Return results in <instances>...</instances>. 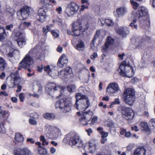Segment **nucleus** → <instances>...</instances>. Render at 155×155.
Masks as SVG:
<instances>
[{
    "mask_svg": "<svg viewBox=\"0 0 155 155\" xmlns=\"http://www.w3.org/2000/svg\"><path fill=\"white\" fill-rule=\"evenodd\" d=\"M65 87H61L58 84L51 82L47 84L45 88L46 92L50 95L55 91H61L59 95L60 99L56 102L55 106L56 108L60 109L64 113L68 112V97L67 91L65 92Z\"/></svg>",
    "mask_w": 155,
    "mask_h": 155,
    "instance_id": "obj_1",
    "label": "nucleus"
},
{
    "mask_svg": "<svg viewBox=\"0 0 155 155\" xmlns=\"http://www.w3.org/2000/svg\"><path fill=\"white\" fill-rule=\"evenodd\" d=\"M147 14V9L145 7L143 6L140 7L138 12L134 14L135 18L129 26L131 27L133 29H137V25L136 24L137 19L139 20L141 26H149L150 25V21L146 18V16Z\"/></svg>",
    "mask_w": 155,
    "mask_h": 155,
    "instance_id": "obj_2",
    "label": "nucleus"
},
{
    "mask_svg": "<svg viewBox=\"0 0 155 155\" xmlns=\"http://www.w3.org/2000/svg\"><path fill=\"white\" fill-rule=\"evenodd\" d=\"M89 27L88 19L83 18L77 20L73 25V31L75 36H78L87 30Z\"/></svg>",
    "mask_w": 155,
    "mask_h": 155,
    "instance_id": "obj_3",
    "label": "nucleus"
},
{
    "mask_svg": "<svg viewBox=\"0 0 155 155\" xmlns=\"http://www.w3.org/2000/svg\"><path fill=\"white\" fill-rule=\"evenodd\" d=\"M10 80L8 83V85L10 88L13 87L16 85H17V89L16 91L17 93L21 91L22 86L19 85L23 84L25 82L24 80L20 77L18 74V71H16L14 73H12L10 74Z\"/></svg>",
    "mask_w": 155,
    "mask_h": 155,
    "instance_id": "obj_4",
    "label": "nucleus"
},
{
    "mask_svg": "<svg viewBox=\"0 0 155 155\" xmlns=\"http://www.w3.org/2000/svg\"><path fill=\"white\" fill-rule=\"evenodd\" d=\"M125 103L130 106L132 105L135 101V92L134 90L131 88L125 90L123 94Z\"/></svg>",
    "mask_w": 155,
    "mask_h": 155,
    "instance_id": "obj_5",
    "label": "nucleus"
},
{
    "mask_svg": "<svg viewBox=\"0 0 155 155\" xmlns=\"http://www.w3.org/2000/svg\"><path fill=\"white\" fill-rule=\"evenodd\" d=\"M125 64V61L122 62L120 65L118 71L121 75L131 78L133 76L134 74L132 68L131 66L126 65Z\"/></svg>",
    "mask_w": 155,
    "mask_h": 155,
    "instance_id": "obj_6",
    "label": "nucleus"
},
{
    "mask_svg": "<svg viewBox=\"0 0 155 155\" xmlns=\"http://www.w3.org/2000/svg\"><path fill=\"white\" fill-rule=\"evenodd\" d=\"M70 140L68 143L71 146H74L79 148L83 146V142L81 138L74 133H70L69 134Z\"/></svg>",
    "mask_w": 155,
    "mask_h": 155,
    "instance_id": "obj_7",
    "label": "nucleus"
},
{
    "mask_svg": "<svg viewBox=\"0 0 155 155\" xmlns=\"http://www.w3.org/2000/svg\"><path fill=\"white\" fill-rule=\"evenodd\" d=\"M121 111L122 116L126 120H130L133 119L134 113L131 108L126 106H123L121 107Z\"/></svg>",
    "mask_w": 155,
    "mask_h": 155,
    "instance_id": "obj_8",
    "label": "nucleus"
},
{
    "mask_svg": "<svg viewBox=\"0 0 155 155\" xmlns=\"http://www.w3.org/2000/svg\"><path fill=\"white\" fill-rule=\"evenodd\" d=\"M30 51L26 55L21 61L19 63L20 67L27 68L34 63V60L32 57L30 55Z\"/></svg>",
    "mask_w": 155,
    "mask_h": 155,
    "instance_id": "obj_9",
    "label": "nucleus"
},
{
    "mask_svg": "<svg viewBox=\"0 0 155 155\" xmlns=\"http://www.w3.org/2000/svg\"><path fill=\"white\" fill-rule=\"evenodd\" d=\"M93 115L92 112H91L90 110H88V111L84 112L79 119L81 124L83 126L87 125L88 124V122L90 120Z\"/></svg>",
    "mask_w": 155,
    "mask_h": 155,
    "instance_id": "obj_10",
    "label": "nucleus"
},
{
    "mask_svg": "<svg viewBox=\"0 0 155 155\" xmlns=\"http://www.w3.org/2000/svg\"><path fill=\"white\" fill-rule=\"evenodd\" d=\"M16 41L19 46L22 47L26 44V39L23 30L18 31L16 34Z\"/></svg>",
    "mask_w": 155,
    "mask_h": 155,
    "instance_id": "obj_11",
    "label": "nucleus"
},
{
    "mask_svg": "<svg viewBox=\"0 0 155 155\" xmlns=\"http://www.w3.org/2000/svg\"><path fill=\"white\" fill-rule=\"evenodd\" d=\"M120 89L117 84L115 83H110L107 88V91L109 94H113L116 95L119 91H120Z\"/></svg>",
    "mask_w": 155,
    "mask_h": 155,
    "instance_id": "obj_12",
    "label": "nucleus"
},
{
    "mask_svg": "<svg viewBox=\"0 0 155 155\" xmlns=\"http://www.w3.org/2000/svg\"><path fill=\"white\" fill-rule=\"evenodd\" d=\"M47 12L48 9L44 7L40 8L38 11V15L36 16L37 19L41 22L45 21L47 17Z\"/></svg>",
    "mask_w": 155,
    "mask_h": 155,
    "instance_id": "obj_13",
    "label": "nucleus"
},
{
    "mask_svg": "<svg viewBox=\"0 0 155 155\" xmlns=\"http://www.w3.org/2000/svg\"><path fill=\"white\" fill-rule=\"evenodd\" d=\"M14 155H31V151L27 147L23 148H14Z\"/></svg>",
    "mask_w": 155,
    "mask_h": 155,
    "instance_id": "obj_14",
    "label": "nucleus"
},
{
    "mask_svg": "<svg viewBox=\"0 0 155 155\" xmlns=\"http://www.w3.org/2000/svg\"><path fill=\"white\" fill-rule=\"evenodd\" d=\"M31 10V8L27 6H25L21 9L18 12V14L21 15L20 19L23 20L27 18Z\"/></svg>",
    "mask_w": 155,
    "mask_h": 155,
    "instance_id": "obj_15",
    "label": "nucleus"
},
{
    "mask_svg": "<svg viewBox=\"0 0 155 155\" xmlns=\"http://www.w3.org/2000/svg\"><path fill=\"white\" fill-rule=\"evenodd\" d=\"M77 109L79 110H85L87 109L90 105V102L88 99H84L80 103H78L75 104Z\"/></svg>",
    "mask_w": 155,
    "mask_h": 155,
    "instance_id": "obj_16",
    "label": "nucleus"
},
{
    "mask_svg": "<svg viewBox=\"0 0 155 155\" xmlns=\"http://www.w3.org/2000/svg\"><path fill=\"white\" fill-rule=\"evenodd\" d=\"M79 6L75 3L71 2L68 5V12L70 15L74 14L78 10Z\"/></svg>",
    "mask_w": 155,
    "mask_h": 155,
    "instance_id": "obj_17",
    "label": "nucleus"
},
{
    "mask_svg": "<svg viewBox=\"0 0 155 155\" xmlns=\"http://www.w3.org/2000/svg\"><path fill=\"white\" fill-rule=\"evenodd\" d=\"M68 57L64 54H62L59 58L57 63L58 66L61 68L66 67L68 63Z\"/></svg>",
    "mask_w": 155,
    "mask_h": 155,
    "instance_id": "obj_18",
    "label": "nucleus"
},
{
    "mask_svg": "<svg viewBox=\"0 0 155 155\" xmlns=\"http://www.w3.org/2000/svg\"><path fill=\"white\" fill-rule=\"evenodd\" d=\"M127 12V9L124 6L117 8L116 10L114 15L116 18L123 17Z\"/></svg>",
    "mask_w": 155,
    "mask_h": 155,
    "instance_id": "obj_19",
    "label": "nucleus"
},
{
    "mask_svg": "<svg viewBox=\"0 0 155 155\" xmlns=\"http://www.w3.org/2000/svg\"><path fill=\"white\" fill-rule=\"evenodd\" d=\"M46 131L49 134H53L54 131H56V134L54 135V137L55 138L57 137L58 135V131L59 130L57 128L52 127L49 125H47L46 127Z\"/></svg>",
    "mask_w": 155,
    "mask_h": 155,
    "instance_id": "obj_20",
    "label": "nucleus"
},
{
    "mask_svg": "<svg viewBox=\"0 0 155 155\" xmlns=\"http://www.w3.org/2000/svg\"><path fill=\"white\" fill-rule=\"evenodd\" d=\"M118 34L123 37H126L129 33V29L126 27H122L117 31Z\"/></svg>",
    "mask_w": 155,
    "mask_h": 155,
    "instance_id": "obj_21",
    "label": "nucleus"
},
{
    "mask_svg": "<svg viewBox=\"0 0 155 155\" xmlns=\"http://www.w3.org/2000/svg\"><path fill=\"white\" fill-rule=\"evenodd\" d=\"M114 40L111 37H108L106 39V42L103 48V50L104 51H106L109 46L114 44Z\"/></svg>",
    "mask_w": 155,
    "mask_h": 155,
    "instance_id": "obj_22",
    "label": "nucleus"
},
{
    "mask_svg": "<svg viewBox=\"0 0 155 155\" xmlns=\"http://www.w3.org/2000/svg\"><path fill=\"white\" fill-rule=\"evenodd\" d=\"M98 22L101 23L102 25H104L110 26L114 25V22L112 20L110 19H105L103 18H101L99 19Z\"/></svg>",
    "mask_w": 155,
    "mask_h": 155,
    "instance_id": "obj_23",
    "label": "nucleus"
},
{
    "mask_svg": "<svg viewBox=\"0 0 155 155\" xmlns=\"http://www.w3.org/2000/svg\"><path fill=\"white\" fill-rule=\"evenodd\" d=\"M96 145L95 143L89 142V143L86 145L85 148L88 151L91 153H94L96 150Z\"/></svg>",
    "mask_w": 155,
    "mask_h": 155,
    "instance_id": "obj_24",
    "label": "nucleus"
},
{
    "mask_svg": "<svg viewBox=\"0 0 155 155\" xmlns=\"http://www.w3.org/2000/svg\"><path fill=\"white\" fill-rule=\"evenodd\" d=\"M146 150L144 147H140L136 148L134 150L133 155H146Z\"/></svg>",
    "mask_w": 155,
    "mask_h": 155,
    "instance_id": "obj_25",
    "label": "nucleus"
},
{
    "mask_svg": "<svg viewBox=\"0 0 155 155\" xmlns=\"http://www.w3.org/2000/svg\"><path fill=\"white\" fill-rule=\"evenodd\" d=\"M76 101L75 104H78V103H80L84 99H88L86 96L82 95L81 94L78 93L76 95Z\"/></svg>",
    "mask_w": 155,
    "mask_h": 155,
    "instance_id": "obj_26",
    "label": "nucleus"
},
{
    "mask_svg": "<svg viewBox=\"0 0 155 155\" xmlns=\"http://www.w3.org/2000/svg\"><path fill=\"white\" fill-rule=\"evenodd\" d=\"M59 76L62 79L64 80L67 78L68 77V69L66 68L64 70L61 71L59 74Z\"/></svg>",
    "mask_w": 155,
    "mask_h": 155,
    "instance_id": "obj_27",
    "label": "nucleus"
},
{
    "mask_svg": "<svg viewBox=\"0 0 155 155\" xmlns=\"http://www.w3.org/2000/svg\"><path fill=\"white\" fill-rule=\"evenodd\" d=\"M7 65L6 61L3 58L0 57V70L2 71L4 70Z\"/></svg>",
    "mask_w": 155,
    "mask_h": 155,
    "instance_id": "obj_28",
    "label": "nucleus"
},
{
    "mask_svg": "<svg viewBox=\"0 0 155 155\" xmlns=\"http://www.w3.org/2000/svg\"><path fill=\"white\" fill-rule=\"evenodd\" d=\"M140 125L142 130L146 132H150V130L148 127L147 123L144 122H141L140 124Z\"/></svg>",
    "mask_w": 155,
    "mask_h": 155,
    "instance_id": "obj_29",
    "label": "nucleus"
},
{
    "mask_svg": "<svg viewBox=\"0 0 155 155\" xmlns=\"http://www.w3.org/2000/svg\"><path fill=\"white\" fill-rule=\"evenodd\" d=\"M6 34L5 28L3 27H0V41H2L6 38Z\"/></svg>",
    "mask_w": 155,
    "mask_h": 155,
    "instance_id": "obj_30",
    "label": "nucleus"
},
{
    "mask_svg": "<svg viewBox=\"0 0 155 155\" xmlns=\"http://www.w3.org/2000/svg\"><path fill=\"white\" fill-rule=\"evenodd\" d=\"M15 140L19 142H23L24 140L22 135L19 133L15 134Z\"/></svg>",
    "mask_w": 155,
    "mask_h": 155,
    "instance_id": "obj_31",
    "label": "nucleus"
},
{
    "mask_svg": "<svg viewBox=\"0 0 155 155\" xmlns=\"http://www.w3.org/2000/svg\"><path fill=\"white\" fill-rule=\"evenodd\" d=\"M44 117L47 119L53 120L54 119L55 116L54 114L47 113L44 115Z\"/></svg>",
    "mask_w": 155,
    "mask_h": 155,
    "instance_id": "obj_32",
    "label": "nucleus"
},
{
    "mask_svg": "<svg viewBox=\"0 0 155 155\" xmlns=\"http://www.w3.org/2000/svg\"><path fill=\"white\" fill-rule=\"evenodd\" d=\"M19 52L17 50H13L12 51H11L8 54V57L12 58L15 56V55H18L19 54Z\"/></svg>",
    "mask_w": 155,
    "mask_h": 155,
    "instance_id": "obj_33",
    "label": "nucleus"
},
{
    "mask_svg": "<svg viewBox=\"0 0 155 155\" xmlns=\"http://www.w3.org/2000/svg\"><path fill=\"white\" fill-rule=\"evenodd\" d=\"M84 47V43L82 41H79L77 45L76 49L79 51L83 50Z\"/></svg>",
    "mask_w": 155,
    "mask_h": 155,
    "instance_id": "obj_34",
    "label": "nucleus"
},
{
    "mask_svg": "<svg viewBox=\"0 0 155 155\" xmlns=\"http://www.w3.org/2000/svg\"><path fill=\"white\" fill-rule=\"evenodd\" d=\"M42 67L43 68L44 71L48 73V74H49L50 72L52 71V70L53 69L51 68L50 66L48 65L45 66L43 65H42Z\"/></svg>",
    "mask_w": 155,
    "mask_h": 155,
    "instance_id": "obj_35",
    "label": "nucleus"
},
{
    "mask_svg": "<svg viewBox=\"0 0 155 155\" xmlns=\"http://www.w3.org/2000/svg\"><path fill=\"white\" fill-rule=\"evenodd\" d=\"M4 122L0 123V133L4 134L5 133V129L4 127Z\"/></svg>",
    "mask_w": 155,
    "mask_h": 155,
    "instance_id": "obj_36",
    "label": "nucleus"
},
{
    "mask_svg": "<svg viewBox=\"0 0 155 155\" xmlns=\"http://www.w3.org/2000/svg\"><path fill=\"white\" fill-rule=\"evenodd\" d=\"M49 74L52 78H55L57 77V71L52 69V71L50 72Z\"/></svg>",
    "mask_w": 155,
    "mask_h": 155,
    "instance_id": "obj_37",
    "label": "nucleus"
},
{
    "mask_svg": "<svg viewBox=\"0 0 155 155\" xmlns=\"http://www.w3.org/2000/svg\"><path fill=\"white\" fill-rule=\"evenodd\" d=\"M38 152L41 155H46L47 153V151L46 149L43 148L42 147L40 149H38Z\"/></svg>",
    "mask_w": 155,
    "mask_h": 155,
    "instance_id": "obj_38",
    "label": "nucleus"
},
{
    "mask_svg": "<svg viewBox=\"0 0 155 155\" xmlns=\"http://www.w3.org/2000/svg\"><path fill=\"white\" fill-rule=\"evenodd\" d=\"M130 2L132 5L133 8L134 9H137L139 6L138 3L133 0H130Z\"/></svg>",
    "mask_w": 155,
    "mask_h": 155,
    "instance_id": "obj_39",
    "label": "nucleus"
},
{
    "mask_svg": "<svg viewBox=\"0 0 155 155\" xmlns=\"http://www.w3.org/2000/svg\"><path fill=\"white\" fill-rule=\"evenodd\" d=\"M51 33L53 36L55 38H58L59 36V32L58 31L53 30L51 31Z\"/></svg>",
    "mask_w": 155,
    "mask_h": 155,
    "instance_id": "obj_40",
    "label": "nucleus"
},
{
    "mask_svg": "<svg viewBox=\"0 0 155 155\" xmlns=\"http://www.w3.org/2000/svg\"><path fill=\"white\" fill-rule=\"evenodd\" d=\"M75 91V86L74 84H71L68 86V91L73 92Z\"/></svg>",
    "mask_w": 155,
    "mask_h": 155,
    "instance_id": "obj_41",
    "label": "nucleus"
},
{
    "mask_svg": "<svg viewBox=\"0 0 155 155\" xmlns=\"http://www.w3.org/2000/svg\"><path fill=\"white\" fill-rule=\"evenodd\" d=\"M43 31L45 34H46L48 31H51L50 27L49 25H47L46 27H44L43 28Z\"/></svg>",
    "mask_w": 155,
    "mask_h": 155,
    "instance_id": "obj_42",
    "label": "nucleus"
},
{
    "mask_svg": "<svg viewBox=\"0 0 155 155\" xmlns=\"http://www.w3.org/2000/svg\"><path fill=\"white\" fill-rule=\"evenodd\" d=\"M100 134L101 135V138H105L108 136V133L107 132H105L103 131H101L100 132Z\"/></svg>",
    "mask_w": 155,
    "mask_h": 155,
    "instance_id": "obj_43",
    "label": "nucleus"
},
{
    "mask_svg": "<svg viewBox=\"0 0 155 155\" xmlns=\"http://www.w3.org/2000/svg\"><path fill=\"white\" fill-rule=\"evenodd\" d=\"M150 125L155 128V118L152 119L149 122Z\"/></svg>",
    "mask_w": 155,
    "mask_h": 155,
    "instance_id": "obj_44",
    "label": "nucleus"
},
{
    "mask_svg": "<svg viewBox=\"0 0 155 155\" xmlns=\"http://www.w3.org/2000/svg\"><path fill=\"white\" fill-rule=\"evenodd\" d=\"M29 121V123L31 125H35L37 124V121L34 119H30Z\"/></svg>",
    "mask_w": 155,
    "mask_h": 155,
    "instance_id": "obj_45",
    "label": "nucleus"
},
{
    "mask_svg": "<svg viewBox=\"0 0 155 155\" xmlns=\"http://www.w3.org/2000/svg\"><path fill=\"white\" fill-rule=\"evenodd\" d=\"M19 97L21 102H23L25 98L24 94L23 93H21L19 95Z\"/></svg>",
    "mask_w": 155,
    "mask_h": 155,
    "instance_id": "obj_46",
    "label": "nucleus"
},
{
    "mask_svg": "<svg viewBox=\"0 0 155 155\" xmlns=\"http://www.w3.org/2000/svg\"><path fill=\"white\" fill-rule=\"evenodd\" d=\"M21 24H22L24 26L28 27L31 25V23L30 22H27L26 21H24L21 22Z\"/></svg>",
    "mask_w": 155,
    "mask_h": 155,
    "instance_id": "obj_47",
    "label": "nucleus"
},
{
    "mask_svg": "<svg viewBox=\"0 0 155 155\" xmlns=\"http://www.w3.org/2000/svg\"><path fill=\"white\" fill-rule=\"evenodd\" d=\"M100 30H97L96 31V34L94 36V39H97V38H98L100 35Z\"/></svg>",
    "mask_w": 155,
    "mask_h": 155,
    "instance_id": "obj_48",
    "label": "nucleus"
},
{
    "mask_svg": "<svg viewBox=\"0 0 155 155\" xmlns=\"http://www.w3.org/2000/svg\"><path fill=\"white\" fill-rule=\"evenodd\" d=\"M107 125L108 127H114V124L112 121L107 122Z\"/></svg>",
    "mask_w": 155,
    "mask_h": 155,
    "instance_id": "obj_49",
    "label": "nucleus"
},
{
    "mask_svg": "<svg viewBox=\"0 0 155 155\" xmlns=\"http://www.w3.org/2000/svg\"><path fill=\"white\" fill-rule=\"evenodd\" d=\"M26 141L28 142H30L31 143L33 144L35 142V141L32 138H27Z\"/></svg>",
    "mask_w": 155,
    "mask_h": 155,
    "instance_id": "obj_50",
    "label": "nucleus"
},
{
    "mask_svg": "<svg viewBox=\"0 0 155 155\" xmlns=\"http://www.w3.org/2000/svg\"><path fill=\"white\" fill-rule=\"evenodd\" d=\"M85 131L87 133V135L88 136H90L91 134L92 133V130L90 128H89L88 129H86Z\"/></svg>",
    "mask_w": 155,
    "mask_h": 155,
    "instance_id": "obj_51",
    "label": "nucleus"
},
{
    "mask_svg": "<svg viewBox=\"0 0 155 155\" xmlns=\"http://www.w3.org/2000/svg\"><path fill=\"white\" fill-rule=\"evenodd\" d=\"M96 40V39H94V38H93L92 41H91V48L92 49H94V46L95 45L94 42Z\"/></svg>",
    "mask_w": 155,
    "mask_h": 155,
    "instance_id": "obj_52",
    "label": "nucleus"
},
{
    "mask_svg": "<svg viewBox=\"0 0 155 155\" xmlns=\"http://www.w3.org/2000/svg\"><path fill=\"white\" fill-rule=\"evenodd\" d=\"M97 57V54L96 53L94 52L91 56V58L92 60H94Z\"/></svg>",
    "mask_w": 155,
    "mask_h": 155,
    "instance_id": "obj_53",
    "label": "nucleus"
},
{
    "mask_svg": "<svg viewBox=\"0 0 155 155\" xmlns=\"http://www.w3.org/2000/svg\"><path fill=\"white\" fill-rule=\"evenodd\" d=\"M131 130H134L135 132H137L139 131V129L137 127V126L135 125L134 127H131Z\"/></svg>",
    "mask_w": 155,
    "mask_h": 155,
    "instance_id": "obj_54",
    "label": "nucleus"
},
{
    "mask_svg": "<svg viewBox=\"0 0 155 155\" xmlns=\"http://www.w3.org/2000/svg\"><path fill=\"white\" fill-rule=\"evenodd\" d=\"M124 135L126 137H131V134L130 132H127L126 131Z\"/></svg>",
    "mask_w": 155,
    "mask_h": 155,
    "instance_id": "obj_55",
    "label": "nucleus"
},
{
    "mask_svg": "<svg viewBox=\"0 0 155 155\" xmlns=\"http://www.w3.org/2000/svg\"><path fill=\"white\" fill-rule=\"evenodd\" d=\"M97 119V116H94V117L92 119L91 123L93 124H94L96 121Z\"/></svg>",
    "mask_w": 155,
    "mask_h": 155,
    "instance_id": "obj_56",
    "label": "nucleus"
},
{
    "mask_svg": "<svg viewBox=\"0 0 155 155\" xmlns=\"http://www.w3.org/2000/svg\"><path fill=\"white\" fill-rule=\"evenodd\" d=\"M62 10V8L60 6L58 8H57L56 9V11L58 12V14H60Z\"/></svg>",
    "mask_w": 155,
    "mask_h": 155,
    "instance_id": "obj_57",
    "label": "nucleus"
},
{
    "mask_svg": "<svg viewBox=\"0 0 155 155\" xmlns=\"http://www.w3.org/2000/svg\"><path fill=\"white\" fill-rule=\"evenodd\" d=\"M50 151L51 153L54 154L56 152V149L55 148L52 147L50 148Z\"/></svg>",
    "mask_w": 155,
    "mask_h": 155,
    "instance_id": "obj_58",
    "label": "nucleus"
},
{
    "mask_svg": "<svg viewBox=\"0 0 155 155\" xmlns=\"http://www.w3.org/2000/svg\"><path fill=\"white\" fill-rule=\"evenodd\" d=\"M62 48L61 46H59L57 48L56 50L58 52L61 53L62 51Z\"/></svg>",
    "mask_w": 155,
    "mask_h": 155,
    "instance_id": "obj_59",
    "label": "nucleus"
},
{
    "mask_svg": "<svg viewBox=\"0 0 155 155\" xmlns=\"http://www.w3.org/2000/svg\"><path fill=\"white\" fill-rule=\"evenodd\" d=\"M3 95L5 96H7L8 94L5 91H1L0 92V96Z\"/></svg>",
    "mask_w": 155,
    "mask_h": 155,
    "instance_id": "obj_60",
    "label": "nucleus"
},
{
    "mask_svg": "<svg viewBox=\"0 0 155 155\" xmlns=\"http://www.w3.org/2000/svg\"><path fill=\"white\" fill-rule=\"evenodd\" d=\"M88 7L87 6H86L84 5H82L81 6V10L82 11H83L85 8H88Z\"/></svg>",
    "mask_w": 155,
    "mask_h": 155,
    "instance_id": "obj_61",
    "label": "nucleus"
},
{
    "mask_svg": "<svg viewBox=\"0 0 155 155\" xmlns=\"http://www.w3.org/2000/svg\"><path fill=\"white\" fill-rule=\"evenodd\" d=\"M113 102H114V104H119L120 103L119 99L118 98H116L115 99V101Z\"/></svg>",
    "mask_w": 155,
    "mask_h": 155,
    "instance_id": "obj_62",
    "label": "nucleus"
},
{
    "mask_svg": "<svg viewBox=\"0 0 155 155\" xmlns=\"http://www.w3.org/2000/svg\"><path fill=\"white\" fill-rule=\"evenodd\" d=\"M40 140L42 142H45L46 141V139L43 136H41L40 137Z\"/></svg>",
    "mask_w": 155,
    "mask_h": 155,
    "instance_id": "obj_63",
    "label": "nucleus"
},
{
    "mask_svg": "<svg viewBox=\"0 0 155 155\" xmlns=\"http://www.w3.org/2000/svg\"><path fill=\"white\" fill-rule=\"evenodd\" d=\"M13 25H7L6 26V28L8 30H10L11 28H12Z\"/></svg>",
    "mask_w": 155,
    "mask_h": 155,
    "instance_id": "obj_64",
    "label": "nucleus"
}]
</instances>
